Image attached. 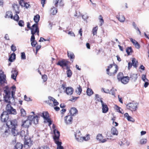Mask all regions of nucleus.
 Here are the masks:
<instances>
[{
  "label": "nucleus",
  "instance_id": "nucleus-6",
  "mask_svg": "<svg viewBox=\"0 0 149 149\" xmlns=\"http://www.w3.org/2000/svg\"><path fill=\"white\" fill-rule=\"evenodd\" d=\"M54 136L53 137L54 141L55 143L58 142H60L59 140V137L60 136L59 132L56 129H54Z\"/></svg>",
  "mask_w": 149,
  "mask_h": 149
},
{
  "label": "nucleus",
  "instance_id": "nucleus-15",
  "mask_svg": "<svg viewBox=\"0 0 149 149\" xmlns=\"http://www.w3.org/2000/svg\"><path fill=\"white\" fill-rule=\"evenodd\" d=\"M111 133L113 135L117 136L118 132V130L115 127H112L111 130Z\"/></svg>",
  "mask_w": 149,
  "mask_h": 149
},
{
  "label": "nucleus",
  "instance_id": "nucleus-37",
  "mask_svg": "<svg viewBox=\"0 0 149 149\" xmlns=\"http://www.w3.org/2000/svg\"><path fill=\"white\" fill-rule=\"evenodd\" d=\"M123 73L121 72H119L117 76V79L119 81L123 77Z\"/></svg>",
  "mask_w": 149,
  "mask_h": 149
},
{
  "label": "nucleus",
  "instance_id": "nucleus-34",
  "mask_svg": "<svg viewBox=\"0 0 149 149\" xmlns=\"http://www.w3.org/2000/svg\"><path fill=\"white\" fill-rule=\"evenodd\" d=\"M38 117L37 115L34 116V118L33 120V122L35 124H38Z\"/></svg>",
  "mask_w": 149,
  "mask_h": 149
},
{
  "label": "nucleus",
  "instance_id": "nucleus-58",
  "mask_svg": "<svg viewBox=\"0 0 149 149\" xmlns=\"http://www.w3.org/2000/svg\"><path fill=\"white\" fill-rule=\"evenodd\" d=\"M54 105V106H57L58 105L59 103L55 99L54 100L52 101Z\"/></svg>",
  "mask_w": 149,
  "mask_h": 149
},
{
  "label": "nucleus",
  "instance_id": "nucleus-1",
  "mask_svg": "<svg viewBox=\"0 0 149 149\" xmlns=\"http://www.w3.org/2000/svg\"><path fill=\"white\" fill-rule=\"evenodd\" d=\"M13 91H11L12 97H10V93L9 88L8 86H6L4 88V92L5 95L3 97L4 101L8 103L6 106V111H4L1 115V119L2 122H6V125L8 128L9 131L11 130V133L14 136H16L19 134V132L16 129L17 126V122L16 120L14 119L11 120H8L9 118L8 114L15 115L17 112L15 109L10 105L11 103L10 100L12 98L13 100H15L16 87L13 85L11 87Z\"/></svg>",
  "mask_w": 149,
  "mask_h": 149
},
{
  "label": "nucleus",
  "instance_id": "nucleus-36",
  "mask_svg": "<svg viewBox=\"0 0 149 149\" xmlns=\"http://www.w3.org/2000/svg\"><path fill=\"white\" fill-rule=\"evenodd\" d=\"M132 50L131 47H128L126 49V52L128 55H130V52H132Z\"/></svg>",
  "mask_w": 149,
  "mask_h": 149
},
{
  "label": "nucleus",
  "instance_id": "nucleus-46",
  "mask_svg": "<svg viewBox=\"0 0 149 149\" xmlns=\"http://www.w3.org/2000/svg\"><path fill=\"white\" fill-rule=\"evenodd\" d=\"M11 49L12 51L14 52L16 50V47L13 44L11 46Z\"/></svg>",
  "mask_w": 149,
  "mask_h": 149
},
{
  "label": "nucleus",
  "instance_id": "nucleus-22",
  "mask_svg": "<svg viewBox=\"0 0 149 149\" xmlns=\"http://www.w3.org/2000/svg\"><path fill=\"white\" fill-rule=\"evenodd\" d=\"M102 112L104 113H106L108 111L109 109L106 104H104L102 106Z\"/></svg>",
  "mask_w": 149,
  "mask_h": 149
},
{
  "label": "nucleus",
  "instance_id": "nucleus-7",
  "mask_svg": "<svg viewBox=\"0 0 149 149\" xmlns=\"http://www.w3.org/2000/svg\"><path fill=\"white\" fill-rule=\"evenodd\" d=\"M72 117L71 115H68L65 117V123L67 124H71L72 122Z\"/></svg>",
  "mask_w": 149,
  "mask_h": 149
},
{
  "label": "nucleus",
  "instance_id": "nucleus-54",
  "mask_svg": "<svg viewBox=\"0 0 149 149\" xmlns=\"http://www.w3.org/2000/svg\"><path fill=\"white\" fill-rule=\"evenodd\" d=\"M127 120L129 121H130L132 122H134V119L130 116H129L127 118Z\"/></svg>",
  "mask_w": 149,
  "mask_h": 149
},
{
  "label": "nucleus",
  "instance_id": "nucleus-31",
  "mask_svg": "<svg viewBox=\"0 0 149 149\" xmlns=\"http://www.w3.org/2000/svg\"><path fill=\"white\" fill-rule=\"evenodd\" d=\"M40 18V16L39 15H37L34 17L33 20L35 22L38 24V23L39 21Z\"/></svg>",
  "mask_w": 149,
  "mask_h": 149
},
{
  "label": "nucleus",
  "instance_id": "nucleus-39",
  "mask_svg": "<svg viewBox=\"0 0 149 149\" xmlns=\"http://www.w3.org/2000/svg\"><path fill=\"white\" fill-rule=\"evenodd\" d=\"M132 25L133 26V27H134V28L137 31H138L139 33V34L141 35V33L140 30H139V28L136 27V25L135 24V23L134 22H133L132 23Z\"/></svg>",
  "mask_w": 149,
  "mask_h": 149
},
{
  "label": "nucleus",
  "instance_id": "nucleus-29",
  "mask_svg": "<svg viewBox=\"0 0 149 149\" xmlns=\"http://www.w3.org/2000/svg\"><path fill=\"white\" fill-rule=\"evenodd\" d=\"M82 91V88L80 85H79L78 87L76 89L75 92L77 93L80 95L81 94Z\"/></svg>",
  "mask_w": 149,
  "mask_h": 149
},
{
  "label": "nucleus",
  "instance_id": "nucleus-56",
  "mask_svg": "<svg viewBox=\"0 0 149 149\" xmlns=\"http://www.w3.org/2000/svg\"><path fill=\"white\" fill-rule=\"evenodd\" d=\"M79 97H74L73 96H72V97L70 100L74 102Z\"/></svg>",
  "mask_w": 149,
  "mask_h": 149
},
{
  "label": "nucleus",
  "instance_id": "nucleus-23",
  "mask_svg": "<svg viewBox=\"0 0 149 149\" xmlns=\"http://www.w3.org/2000/svg\"><path fill=\"white\" fill-rule=\"evenodd\" d=\"M132 65L135 68H136L137 67V65L138 64V62L136 61V59L134 58H132Z\"/></svg>",
  "mask_w": 149,
  "mask_h": 149
},
{
  "label": "nucleus",
  "instance_id": "nucleus-45",
  "mask_svg": "<svg viewBox=\"0 0 149 149\" xmlns=\"http://www.w3.org/2000/svg\"><path fill=\"white\" fill-rule=\"evenodd\" d=\"M99 19L100 20V25L101 26L102 25V24L104 23V20L103 19V17L101 15H100L99 16Z\"/></svg>",
  "mask_w": 149,
  "mask_h": 149
},
{
  "label": "nucleus",
  "instance_id": "nucleus-25",
  "mask_svg": "<svg viewBox=\"0 0 149 149\" xmlns=\"http://www.w3.org/2000/svg\"><path fill=\"white\" fill-rule=\"evenodd\" d=\"M23 145L20 143H17L15 146L14 149H22Z\"/></svg>",
  "mask_w": 149,
  "mask_h": 149
},
{
  "label": "nucleus",
  "instance_id": "nucleus-60",
  "mask_svg": "<svg viewBox=\"0 0 149 149\" xmlns=\"http://www.w3.org/2000/svg\"><path fill=\"white\" fill-rule=\"evenodd\" d=\"M66 84H62L61 85V87L64 90V91H65L66 89Z\"/></svg>",
  "mask_w": 149,
  "mask_h": 149
},
{
  "label": "nucleus",
  "instance_id": "nucleus-33",
  "mask_svg": "<svg viewBox=\"0 0 149 149\" xmlns=\"http://www.w3.org/2000/svg\"><path fill=\"white\" fill-rule=\"evenodd\" d=\"M86 93L88 96H91L93 93V92L91 88H88L87 90Z\"/></svg>",
  "mask_w": 149,
  "mask_h": 149
},
{
  "label": "nucleus",
  "instance_id": "nucleus-26",
  "mask_svg": "<svg viewBox=\"0 0 149 149\" xmlns=\"http://www.w3.org/2000/svg\"><path fill=\"white\" fill-rule=\"evenodd\" d=\"M5 17V18H10L12 19H13V17L12 12L11 11L7 12L6 13Z\"/></svg>",
  "mask_w": 149,
  "mask_h": 149
},
{
  "label": "nucleus",
  "instance_id": "nucleus-62",
  "mask_svg": "<svg viewBox=\"0 0 149 149\" xmlns=\"http://www.w3.org/2000/svg\"><path fill=\"white\" fill-rule=\"evenodd\" d=\"M130 40L132 42L133 44L134 45L136 43V42H137L135 40L133 39L132 38H130Z\"/></svg>",
  "mask_w": 149,
  "mask_h": 149
},
{
  "label": "nucleus",
  "instance_id": "nucleus-10",
  "mask_svg": "<svg viewBox=\"0 0 149 149\" xmlns=\"http://www.w3.org/2000/svg\"><path fill=\"white\" fill-rule=\"evenodd\" d=\"M53 3L56 7H57L59 5L60 6L62 7L64 6V3L62 0H54Z\"/></svg>",
  "mask_w": 149,
  "mask_h": 149
},
{
  "label": "nucleus",
  "instance_id": "nucleus-8",
  "mask_svg": "<svg viewBox=\"0 0 149 149\" xmlns=\"http://www.w3.org/2000/svg\"><path fill=\"white\" fill-rule=\"evenodd\" d=\"M78 137H77V133L75 134L74 135L75 139L76 140L79 142H81L83 141V140H85L86 137H82L79 136V134H80V132L79 131L78 132Z\"/></svg>",
  "mask_w": 149,
  "mask_h": 149
},
{
  "label": "nucleus",
  "instance_id": "nucleus-64",
  "mask_svg": "<svg viewBox=\"0 0 149 149\" xmlns=\"http://www.w3.org/2000/svg\"><path fill=\"white\" fill-rule=\"evenodd\" d=\"M133 66L132 65V63L129 62L128 63V70H130V69L131 68L132 66Z\"/></svg>",
  "mask_w": 149,
  "mask_h": 149
},
{
  "label": "nucleus",
  "instance_id": "nucleus-19",
  "mask_svg": "<svg viewBox=\"0 0 149 149\" xmlns=\"http://www.w3.org/2000/svg\"><path fill=\"white\" fill-rule=\"evenodd\" d=\"M42 116L43 117V118L45 120H47V119H50L49 116V114L48 112L47 111H45V112H43L42 113Z\"/></svg>",
  "mask_w": 149,
  "mask_h": 149
},
{
  "label": "nucleus",
  "instance_id": "nucleus-44",
  "mask_svg": "<svg viewBox=\"0 0 149 149\" xmlns=\"http://www.w3.org/2000/svg\"><path fill=\"white\" fill-rule=\"evenodd\" d=\"M11 73L12 74L16 75L17 76L18 74V72L17 70L15 68H13V69L11 71Z\"/></svg>",
  "mask_w": 149,
  "mask_h": 149
},
{
  "label": "nucleus",
  "instance_id": "nucleus-17",
  "mask_svg": "<svg viewBox=\"0 0 149 149\" xmlns=\"http://www.w3.org/2000/svg\"><path fill=\"white\" fill-rule=\"evenodd\" d=\"M37 24H34L32 26V29H31L32 35L34 36V34L36 33V26H37Z\"/></svg>",
  "mask_w": 149,
  "mask_h": 149
},
{
  "label": "nucleus",
  "instance_id": "nucleus-3",
  "mask_svg": "<svg viewBox=\"0 0 149 149\" xmlns=\"http://www.w3.org/2000/svg\"><path fill=\"white\" fill-rule=\"evenodd\" d=\"M126 107L127 109L132 111H135L136 110L137 108L138 104L133 102L127 104Z\"/></svg>",
  "mask_w": 149,
  "mask_h": 149
},
{
  "label": "nucleus",
  "instance_id": "nucleus-38",
  "mask_svg": "<svg viewBox=\"0 0 149 149\" xmlns=\"http://www.w3.org/2000/svg\"><path fill=\"white\" fill-rule=\"evenodd\" d=\"M108 92H109L108 93H109L110 94H111L113 95L115 97V89L113 88H112L110 91L108 90Z\"/></svg>",
  "mask_w": 149,
  "mask_h": 149
},
{
  "label": "nucleus",
  "instance_id": "nucleus-12",
  "mask_svg": "<svg viewBox=\"0 0 149 149\" xmlns=\"http://www.w3.org/2000/svg\"><path fill=\"white\" fill-rule=\"evenodd\" d=\"M129 78L128 76L123 77L120 80L122 83L124 84H127L129 81Z\"/></svg>",
  "mask_w": 149,
  "mask_h": 149
},
{
  "label": "nucleus",
  "instance_id": "nucleus-20",
  "mask_svg": "<svg viewBox=\"0 0 149 149\" xmlns=\"http://www.w3.org/2000/svg\"><path fill=\"white\" fill-rule=\"evenodd\" d=\"M25 145H27L29 147H31L32 145V141H31L30 139L27 140H25L24 142Z\"/></svg>",
  "mask_w": 149,
  "mask_h": 149
},
{
  "label": "nucleus",
  "instance_id": "nucleus-53",
  "mask_svg": "<svg viewBox=\"0 0 149 149\" xmlns=\"http://www.w3.org/2000/svg\"><path fill=\"white\" fill-rule=\"evenodd\" d=\"M42 79H43V81L45 82L46 81L47 79V76L46 75H43L42 76Z\"/></svg>",
  "mask_w": 149,
  "mask_h": 149
},
{
  "label": "nucleus",
  "instance_id": "nucleus-5",
  "mask_svg": "<svg viewBox=\"0 0 149 149\" xmlns=\"http://www.w3.org/2000/svg\"><path fill=\"white\" fill-rule=\"evenodd\" d=\"M6 78V75L4 74L3 72L0 73V86H1L4 83H7Z\"/></svg>",
  "mask_w": 149,
  "mask_h": 149
},
{
  "label": "nucleus",
  "instance_id": "nucleus-50",
  "mask_svg": "<svg viewBox=\"0 0 149 149\" xmlns=\"http://www.w3.org/2000/svg\"><path fill=\"white\" fill-rule=\"evenodd\" d=\"M147 140L146 139H143L141 140L140 143L141 144H145L147 142Z\"/></svg>",
  "mask_w": 149,
  "mask_h": 149
},
{
  "label": "nucleus",
  "instance_id": "nucleus-11",
  "mask_svg": "<svg viewBox=\"0 0 149 149\" xmlns=\"http://www.w3.org/2000/svg\"><path fill=\"white\" fill-rule=\"evenodd\" d=\"M31 124L30 120H26L22 122V126L24 127L28 128Z\"/></svg>",
  "mask_w": 149,
  "mask_h": 149
},
{
  "label": "nucleus",
  "instance_id": "nucleus-42",
  "mask_svg": "<svg viewBox=\"0 0 149 149\" xmlns=\"http://www.w3.org/2000/svg\"><path fill=\"white\" fill-rule=\"evenodd\" d=\"M18 25L21 27H23L24 25V22L23 20H20L18 22Z\"/></svg>",
  "mask_w": 149,
  "mask_h": 149
},
{
  "label": "nucleus",
  "instance_id": "nucleus-59",
  "mask_svg": "<svg viewBox=\"0 0 149 149\" xmlns=\"http://www.w3.org/2000/svg\"><path fill=\"white\" fill-rule=\"evenodd\" d=\"M24 100H25L27 101H31L30 98V97H27L26 95L24 96Z\"/></svg>",
  "mask_w": 149,
  "mask_h": 149
},
{
  "label": "nucleus",
  "instance_id": "nucleus-18",
  "mask_svg": "<svg viewBox=\"0 0 149 149\" xmlns=\"http://www.w3.org/2000/svg\"><path fill=\"white\" fill-rule=\"evenodd\" d=\"M70 113L72 116H74L78 113V111L75 107H72L70 111Z\"/></svg>",
  "mask_w": 149,
  "mask_h": 149
},
{
  "label": "nucleus",
  "instance_id": "nucleus-40",
  "mask_svg": "<svg viewBox=\"0 0 149 149\" xmlns=\"http://www.w3.org/2000/svg\"><path fill=\"white\" fill-rule=\"evenodd\" d=\"M67 77H70L72 75V72L69 69H67V71L66 72Z\"/></svg>",
  "mask_w": 149,
  "mask_h": 149
},
{
  "label": "nucleus",
  "instance_id": "nucleus-49",
  "mask_svg": "<svg viewBox=\"0 0 149 149\" xmlns=\"http://www.w3.org/2000/svg\"><path fill=\"white\" fill-rule=\"evenodd\" d=\"M142 79L143 81L144 82L146 81H148V79L146 78V75L143 74L142 76Z\"/></svg>",
  "mask_w": 149,
  "mask_h": 149
},
{
  "label": "nucleus",
  "instance_id": "nucleus-35",
  "mask_svg": "<svg viewBox=\"0 0 149 149\" xmlns=\"http://www.w3.org/2000/svg\"><path fill=\"white\" fill-rule=\"evenodd\" d=\"M97 29L98 27L97 26L94 27L93 28L92 32L93 35H95L97 34Z\"/></svg>",
  "mask_w": 149,
  "mask_h": 149
},
{
  "label": "nucleus",
  "instance_id": "nucleus-41",
  "mask_svg": "<svg viewBox=\"0 0 149 149\" xmlns=\"http://www.w3.org/2000/svg\"><path fill=\"white\" fill-rule=\"evenodd\" d=\"M34 116H29L26 120H30V121L31 123H32L33 121V119L34 118Z\"/></svg>",
  "mask_w": 149,
  "mask_h": 149
},
{
  "label": "nucleus",
  "instance_id": "nucleus-4",
  "mask_svg": "<svg viewBox=\"0 0 149 149\" xmlns=\"http://www.w3.org/2000/svg\"><path fill=\"white\" fill-rule=\"evenodd\" d=\"M69 62L68 61L65 59H63L62 60L59 61L57 64L62 67H63L64 66H66V69H68L69 68L68 66Z\"/></svg>",
  "mask_w": 149,
  "mask_h": 149
},
{
  "label": "nucleus",
  "instance_id": "nucleus-32",
  "mask_svg": "<svg viewBox=\"0 0 149 149\" xmlns=\"http://www.w3.org/2000/svg\"><path fill=\"white\" fill-rule=\"evenodd\" d=\"M55 143L57 145L56 149H64L63 147L61 146L62 143L61 141L56 142Z\"/></svg>",
  "mask_w": 149,
  "mask_h": 149
},
{
  "label": "nucleus",
  "instance_id": "nucleus-21",
  "mask_svg": "<svg viewBox=\"0 0 149 149\" xmlns=\"http://www.w3.org/2000/svg\"><path fill=\"white\" fill-rule=\"evenodd\" d=\"M16 55L14 53L12 54L10 56L8 60L10 62H13L15 59Z\"/></svg>",
  "mask_w": 149,
  "mask_h": 149
},
{
  "label": "nucleus",
  "instance_id": "nucleus-2",
  "mask_svg": "<svg viewBox=\"0 0 149 149\" xmlns=\"http://www.w3.org/2000/svg\"><path fill=\"white\" fill-rule=\"evenodd\" d=\"M13 8L14 10L16 13L15 14L13 17V19L15 21H18L19 19V17L18 14L19 13V7L17 5H15L13 6Z\"/></svg>",
  "mask_w": 149,
  "mask_h": 149
},
{
  "label": "nucleus",
  "instance_id": "nucleus-27",
  "mask_svg": "<svg viewBox=\"0 0 149 149\" xmlns=\"http://www.w3.org/2000/svg\"><path fill=\"white\" fill-rule=\"evenodd\" d=\"M68 55L70 59H74L75 56L73 52H68Z\"/></svg>",
  "mask_w": 149,
  "mask_h": 149
},
{
  "label": "nucleus",
  "instance_id": "nucleus-28",
  "mask_svg": "<svg viewBox=\"0 0 149 149\" xmlns=\"http://www.w3.org/2000/svg\"><path fill=\"white\" fill-rule=\"evenodd\" d=\"M115 68L116 69L113 73L109 72H107V74L109 76H111L112 75L115 74L117 72L118 70V67L117 65H116Z\"/></svg>",
  "mask_w": 149,
  "mask_h": 149
},
{
  "label": "nucleus",
  "instance_id": "nucleus-47",
  "mask_svg": "<svg viewBox=\"0 0 149 149\" xmlns=\"http://www.w3.org/2000/svg\"><path fill=\"white\" fill-rule=\"evenodd\" d=\"M20 111L22 116H25L26 114V112L24 109H22L20 110Z\"/></svg>",
  "mask_w": 149,
  "mask_h": 149
},
{
  "label": "nucleus",
  "instance_id": "nucleus-57",
  "mask_svg": "<svg viewBox=\"0 0 149 149\" xmlns=\"http://www.w3.org/2000/svg\"><path fill=\"white\" fill-rule=\"evenodd\" d=\"M31 45L32 46L35 47L37 43V42L35 40L31 41Z\"/></svg>",
  "mask_w": 149,
  "mask_h": 149
},
{
  "label": "nucleus",
  "instance_id": "nucleus-63",
  "mask_svg": "<svg viewBox=\"0 0 149 149\" xmlns=\"http://www.w3.org/2000/svg\"><path fill=\"white\" fill-rule=\"evenodd\" d=\"M47 119L46 121L49 123V125L50 126L52 124V122L50 119Z\"/></svg>",
  "mask_w": 149,
  "mask_h": 149
},
{
  "label": "nucleus",
  "instance_id": "nucleus-52",
  "mask_svg": "<svg viewBox=\"0 0 149 149\" xmlns=\"http://www.w3.org/2000/svg\"><path fill=\"white\" fill-rule=\"evenodd\" d=\"M116 109L117 111L122 114L123 113H122L120 110V108L116 105Z\"/></svg>",
  "mask_w": 149,
  "mask_h": 149
},
{
  "label": "nucleus",
  "instance_id": "nucleus-13",
  "mask_svg": "<svg viewBox=\"0 0 149 149\" xmlns=\"http://www.w3.org/2000/svg\"><path fill=\"white\" fill-rule=\"evenodd\" d=\"M19 3L20 5L22 7H25L26 8H27L30 6V5L27 3H25L24 1V0H20L19 1Z\"/></svg>",
  "mask_w": 149,
  "mask_h": 149
},
{
  "label": "nucleus",
  "instance_id": "nucleus-24",
  "mask_svg": "<svg viewBox=\"0 0 149 149\" xmlns=\"http://www.w3.org/2000/svg\"><path fill=\"white\" fill-rule=\"evenodd\" d=\"M50 13L51 15H54L57 12V9L54 7L51 8L50 10Z\"/></svg>",
  "mask_w": 149,
  "mask_h": 149
},
{
  "label": "nucleus",
  "instance_id": "nucleus-55",
  "mask_svg": "<svg viewBox=\"0 0 149 149\" xmlns=\"http://www.w3.org/2000/svg\"><path fill=\"white\" fill-rule=\"evenodd\" d=\"M21 59H25L26 58L25 53L24 52L21 53Z\"/></svg>",
  "mask_w": 149,
  "mask_h": 149
},
{
  "label": "nucleus",
  "instance_id": "nucleus-16",
  "mask_svg": "<svg viewBox=\"0 0 149 149\" xmlns=\"http://www.w3.org/2000/svg\"><path fill=\"white\" fill-rule=\"evenodd\" d=\"M116 17L121 22H123L125 21V18L124 16L123 15L120 16L119 13L116 16Z\"/></svg>",
  "mask_w": 149,
  "mask_h": 149
},
{
  "label": "nucleus",
  "instance_id": "nucleus-51",
  "mask_svg": "<svg viewBox=\"0 0 149 149\" xmlns=\"http://www.w3.org/2000/svg\"><path fill=\"white\" fill-rule=\"evenodd\" d=\"M82 18L84 20L87 19L88 17L87 14H86L82 16Z\"/></svg>",
  "mask_w": 149,
  "mask_h": 149
},
{
  "label": "nucleus",
  "instance_id": "nucleus-30",
  "mask_svg": "<svg viewBox=\"0 0 149 149\" xmlns=\"http://www.w3.org/2000/svg\"><path fill=\"white\" fill-rule=\"evenodd\" d=\"M26 134L24 130H22L21 131L20 133L19 134L20 135V136H21L22 137H25L26 136V134L27 133V132L28 131V129H27L26 130Z\"/></svg>",
  "mask_w": 149,
  "mask_h": 149
},
{
  "label": "nucleus",
  "instance_id": "nucleus-9",
  "mask_svg": "<svg viewBox=\"0 0 149 149\" xmlns=\"http://www.w3.org/2000/svg\"><path fill=\"white\" fill-rule=\"evenodd\" d=\"M74 89L71 87H67L64 92L67 95H71L73 92Z\"/></svg>",
  "mask_w": 149,
  "mask_h": 149
},
{
  "label": "nucleus",
  "instance_id": "nucleus-61",
  "mask_svg": "<svg viewBox=\"0 0 149 149\" xmlns=\"http://www.w3.org/2000/svg\"><path fill=\"white\" fill-rule=\"evenodd\" d=\"M134 45L135 47L137 49H139L140 47V45L137 42Z\"/></svg>",
  "mask_w": 149,
  "mask_h": 149
},
{
  "label": "nucleus",
  "instance_id": "nucleus-43",
  "mask_svg": "<svg viewBox=\"0 0 149 149\" xmlns=\"http://www.w3.org/2000/svg\"><path fill=\"white\" fill-rule=\"evenodd\" d=\"M102 134H98L97 136L96 139L97 140H98L99 141H101L102 139Z\"/></svg>",
  "mask_w": 149,
  "mask_h": 149
},
{
  "label": "nucleus",
  "instance_id": "nucleus-14",
  "mask_svg": "<svg viewBox=\"0 0 149 149\" xmlns=\"http://www.w3.org/2000/svg\"><path fill=\"white\" fill-rule=\"evenodd\" d=\"M138 78L137 74H130V75L129 78L132 81L135 82L137 80Z\"/></svg>",
  "mask_w": 149,
  "mask_h": 149
},
{
  "label": "nucleus",
  "instance_id": "nucleus-48",
  "mask_svg": "<svg viewBox=\"0 0 149 149\" xmlns=\"http://www.w3.org/2000/svg\"><path fill=\"white\" fill-rule=\"evenodd\" d=\"M37 149H49V148L47 146H43Z\"/></svg>",
  "mask_w": 149,
  "mask_h": 149
}]
</instances>
